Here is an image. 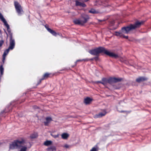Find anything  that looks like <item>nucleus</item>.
Listing matches in <instances>:
<instances>
[{
	"label": "nucleus",
	"instance_id": "nucleus-36",
	"mask_svg": "<svg viewBox=\"0 0 151 151\" xmlns=\"http://www.w3.org/2000/svg\"><path fill=\"white\" fill-rule=\"evenodd\" d=\"M89 61L90 60L92 61V60H94V58H91V59H89Z\"/></svg>",
	"mask_w": 151,
	"mask_h": 151
},
{
	"label": "nucleus",
	"instance_id": "nucleus-13",
	"mask_svg": "<svg viewBox=\"0 0 151 151\" xmlns=\"http://www.w3.org/2000/svg\"><path fill=\"white\" fill-rule=\"evenodd\" d=\"M46 121L44 122V125L45 126H48L50 122L52 121V119L50 117H47L45 118Z\"/></svg>",
	"mask_w": 151,
	"mask_h": 151
},
{
	"label": "nucleus",
	"instance_id": "nucleus-30",
	"mask_svg": "<svg viewBox=\"0 0 151 151\" xmlns=\"http://www.w3.org/2000/svg\"><path fill=\"white\" fill-rule=\"evenodd\" d=\"M43 80H42V78H41V79H40L37 82V86L38 85H39L41 82Z\"/></svg>",
	"mask_w": 151,
	"mask_h": 151
},
{
	"label": "nucleus",
	"instance_id": "nucleus-37",
	"mask_svg": "<svg viewBox=\"0 0 151 151\" xmlns=\"http://www.w3.org/2000/svg\"><path fill=\"white\" fill-rule=\"evenodd\" d=\"M69 136V134L67 133V138Z\"/></svg>",
	"mask_w": 151,
	"mask_h": 151
},
{
	"label": "nucleus",
	"instance_id": "nucleus-9",
	"mask_svg": "<svg viewBox=\"0 0 151 151\" xmlns=\"http://www.w3.org/2000/svg\"><path fill=\"white\" fill-rule=\"evenodd\" d=\"M54 76V74L48 72L45 73L42 77V80H46L48 78H51Z\"/></svg>",
	"mask_w": 151,
	"mask_h": 151
},
{
	"label": "nucleus",
	"instance_id": "nucleus-1",
	"mask_svg": "<svg viewBox=\"0 0 151 151\" xmlns=\"http://www.w3.org/2000/svg\"><path fill=\"white\" fill-rule=\"evenodd\" d=\"M144 22L143 21L140 22L137 21L134 24H130L128 26L123 27L119 32H115V35L118 37L128 39V36H124V34H128L130 30L139 27Z\"/></svg>",
	"mask_w": 151,
	"mask_h": 151
},
{
	"label": "nucleus",
	"instance_id": "nucleus-39",
	"mask_svg": "<svg viewBox=\"0 0 151 151\" xmlns=\"http://www.w3.org/2000/svg\"><path fill=\"white\" fill-rule=\"evenodd\" d=\"M64 147H66V145H64Z\"/></svg>",
	"mask_w": 151,
	"mask_h": 151
},
{
	"label": "nucleus",
	"instance_id": "nucleus-4",
	"mask_svg": "<svg viewBox=\"0 0 151 151\" xmlns=\"http://www.w3.org/2000/svg\"><path fill=\"white\" fill-rule=\"evenodd\" d=\"M15 46V42H14L12 41V42H9V47L8 49L4 50V52L2 55V62L3 64H4V63L6 56L8 54L9 50H12L14 48Z\"/></svg>",
	"mask_w": 151,
	"mask_h": 151
},
{
	"label": "nucleus",
	"instance_id": "nucleus-8",
	"mask_svg": "<svg viewBox=\"0 0 151 151\" xmlns=\"http://www.w3.org/2000/svg\"><path fill=\"white\" fill-rule=\"evenodd\" d=\"M89 19V17L87 15L85 14H82L80 18L82 23L83 25L86 23Z\"/></svg>",
	"mask_w": 151,
	"mask_h": 151
},
{
	"label": "nucleus",
	"instance_id": "nucleus-31",
	"mask_svg": "<svg viewBox=\"0 0 151 151\" xmlns=\"http://www.w3.org/2000/svg\"><path fill=\"white\" fill-rule=\"evenodd\" d=\"M83 61L86 62H88L89 61V58H86L84 59H83L82 60Z\"/></svg>",
	"mask_w": 151,
	"mask_h": 151
},
{
	"label": "nucleus",
	"instance_id": "nucleus-22",
	"mask_svg": "<svg viewBox=\"0 0 151 151\" xmlns=\"http://www.w3.org/2000/svg\"><path fill=\"white\" fill-rule=\"evenodd\" d=\"M52 142L51 141L47 140L45 141L44 143V145L46 146H48L51 144Z\"/></svg>",
	"mask_w": 151,
	"mask_h": 151
},
{
	"label": "nucleus",
	"instance_id": "nucleus-3",
	"mask_svg": "<svg viewBox=\"0 0 151 151\" xmlns=\"http://www.w3.org/2000/svg\"><path fill=\"white\" fill-rule=\"evenodd\" d=\"M25 140L23 137L19 138V139H16L14 140L11 144H10L9 148L13 150L15 149L19 148L21 147L22 145L25 143Z\"/></svg>",
	"mask_w": 151,
	"mask_h": 151
},
{
	"label": "nucleus",
	"instance_id": "nucleus-27",
	"mask_svg": "<svg viewBox=\"0 0 151 151\" xmlns=\"http://www.w3.org/2000/svg\"><path fill=\"white\" fill-rule=\"evenodd\" d=\"M4 42V41L3 40L1 39L0 40V47H2Z\"/></svg>",
	"mask_w": 151,
	"mask_h": 151
},
{
	"label": "nucleus",
	"instance_id": "nucleus-34",
	"mask_svg": "<svg viewBox=\"0 0 151 151\" xmlns=\"http://www.w3.org/2000/svg\"><path fill=\"white\" fill-rule=\"evenodd\" d=\"M95 83H100L101 84H102V81H96Z\"/></svg>",
	"mask_w": 151,
	"mask_h": 151
},
{
	"label": "nucleus",
	"instance_id": "nucleus-35",
	"mask_svg": "<svg viewBox=\"0 0 151 151\" xmlns=\"http://www.w3.org/2000/svg\"><path fill=\"white\" fill-rule=\"evenodd\" d=\"M33 107L34 108V109H38V108H39L37 106H34Z\"/></svg>",
	"mask_w": 151,
	"mask_h": 151
},
{
	"label": "nucleus",
	"instance_id": "nucleus-28",
	"mask_svg": "<svg viewBox=\"0 0 151 151\" xmlns=\"http://www.w3.org/2000/svg\"><path fill=\"white\" fill-rule=\"evenodd\" d=\"M82 59H80V60H76V62H75V66H76V65H77V62H79V61H83V60H82ZM74 66H74H72V67H73Z\"/></svg>",
	"mask_w": 151,
	"mask_h": 151
},
{
	"label": "nucleus",
	"instance_id": "nucleus-23",
	"mask_svg": "<svg viewBox=\"0 0 151 151\" xmlns=\"http://www.w3.org/2000/svg\"><path fill=\"white\" fill-rule=\"evenodd\" d=\"M0 19L4 23L6 22L5 19L4 18L2 14L0 13Z\"/></svg>",
	"mask_w": 151,
	"mask_h": 151
},
{
	"label": "nucleus",
	"instance_id": "nucleus-20",
	"mask_svg": "<svg viewBox=\"0 0 151 151\" xmlns=\"http://www.w3.org/2000/svg\"><path fill=\"white\" fill-rule=\"evenodd\" d=\"M38 137V134L37 133H34L31 134L30 136V137L32 139H35L36 138Z\"/></svg>",
	"mask_w": 151,
	"mask_h": 151
},
{
	"label": "nucleus",
	"instance_id": "nucleus-43",
	"mask_svg": "<svg viewBox=\"0 0 151 151\" xmlns=\"http://www.w3.org/2000/svg\"><path fill=\"white\" fill-rule=\"evenodd\" d=\"M6 34L7 35V33L6 32Z\"/></svg>",
	"mask_w": 151,
	"mask_h": 151
},
{
	"label": "nucleus",
	"instance_id": "nucleus-25",
	"mask_svg": "<svg viewBox=\"0 0 151 151\" xmlns=\"http://www.w3.org/2000/svg\"><path fill=\"white\" fill-rule=\"evenodd\" d=\"M62 138L64 139H66V133H64L61 135Z\"/></svg>",
	"mask_w": 151,
	"mask_h": 151
},
{
	"label": "nucleus",
	"instance_id": "nucleus-38",
	"mask_svg": "<svg viewBox=\"0 0 151 151\" xmlns=\"http://www.w3.org/2000/svg\"><path fill=\"white\" fill-rule=\"evenodd\" d=\"M69 147V146L67 145V148Z\"/></svg>",
	"mask_w": 151,
	"mask_h": 151
},
{
	"label": "nucleus",
	"instance_id": "nucleus-2",
	"mask_svg": "<svg viewBox=\"0 0 151 151\" xmlns=\"http://www.w3.org/2000/svg\"><path fill=\"white\" fill-rule=\"evenodd\" d=\"M88 52L92 55L99 56L100 53H104L110 57L117 58L119 56L117 54L110 52L106 49L104 47H99L89 50Z\"/></svg>",
	"mask_w": 151,
	"mask_h": 151
},
{
	"label": "nucleus",
	"instance_id": "nucleus-5",
	"mask_svg": "<svg viewBox=\"0 0 151 151\" xmlns=\"http://www.w3.org/2000/svg\"><path fill=\"white\" fill-rule=\"evenodd\" d=\"M14 5L17 12L18 15H20L23 12L21 5L17 1H14Z\"/></svg>",
	"mask_w": 151,
	"mask_h": 151
},
{
	"label": "nucleus",
	"instance_id": "nucleus-7",
	"mask_svg": "<svg viewBox=\"0 0 151 151\" xmlns=\"http://www.w3.org/2000/svg\"><path fill=\"white\" fill-rule=\"evenodd\" d=\"M122 79L121 78L110 77L108 79V83L111 85H112L114 83L120 82Z\"/></svg>",
	"mask_w": 151,
	"mask_h": 151
},
{
	"label": "nucleus",
	"instance_id": "nucleus-18",
	"mask_svg": "<svg viewBox=\"0 0 151 151\" xmlns=\"http://www.w3.org/2000/svg\"><path fill=\"white\" fill-rule=\"evenodd\" d=\"M88 12L93 14H97L99 13L98 10H96L95 9L92 8L90 10H89Z\"/></svg>",
	"mask_w": 151,
	"mask_h": 151
},
{
	"label": "nucleus",
	"instance_id": "nucleus-33",
	"mask_svg": "<svg viewBox=\"0 0 151 151\" xmlns=\"http://www.w3.org/2000/svg\"><path fill=\"white\" fill-rule=\"evenodd\" d=\"M94 60L96 61H97L99 60L98 56H96V57H94Z\"/></svg>",
	"mask_w": 151,
	"mask_h": 151
},
{
	"label": "nucleus",
	"instance_id": "nucleus-29",
	"mask_svg": "<svg viewBox=\"0 0 151 151\" xmlns=\"http://www.w3.org/2000/svg\"><path fill=\"white\" fill-rule=\"evenodd\" d=\"M51 135L52 137H53L54 138H56L58 137L59 135L58 134L57 135L51 134Z\"/></svg>",
	"mask_w": 151,
	"mask_h": 151
},
{
	"label": "nucleus",
	"instance_id": "nucleus-10",
	"mask_svg": "<svg viewBox=\"0 0 151 151\" xmlns=\"http://www.w3.org/2000/svg\"><path fill=\"white\" fill-rule=\"evenodd\" d=\"M45 27L47 30L53 35L56 36L58 34L54 30L51 29L49 27V25L47 24L45 25Z\"/></svg>",
	"mask_w": 151,
	"mask_h": 151
},
{
	"label": "nucleus",
	"instance_id": "nucleus-15",
	"mask_svg": "<svg viewBox=\"0 0 151 151\" xmlns=\"http://www.w3.org/2000/svg\"><path fill=\"white\" fill-rule=\"evenodd\" d=\"M93 99L89 97H87L84 99V103L86 105H88L90 104L92 101Z\"/></svg>",
	"mask_w": 151,
	"mask_h": 151
},
{
	"label": "nucleus",
	"instance_id": "nucleus-17",
	"mask_svg": "<svg viewBox=\"0 0 151 151\" xmlns=\"http://www.w3.org/2000/svg\"><path fill=\"white\" fill-rule=\"evenodd\" d=\"M102 84L104 86L107 85V83H108V79L104 78L102 79Z\"/></svg>",
	"mask_w": 151,
	"mask_h": 151
},
{
	"label": "nucleus",
	"instance_id": "nucleus-42",
	"mask_svg": "<svg viewBox=\"0 0 151 151\" xmlns=\"http://www.w3.org/2000/svg\"><path fill=\"white\" fill-rule=\"evenodd\" d=\"M120 104V102H119V104Z\"/></svg>",
	"mask_w": 151,
	"mask_h": 151
},
{
	"label": "nucleus",
	"instance_id": "nucleus-40",
	"mask_svg": "<svg viewBox=\"0 0 151 151\" xmlns=\"http://www.w3.org/2000/svg\"><path fill=\"white\" fill-rule=\"evenodd\" d=\"M1 30H0V33H1Z\"/></svg>",
	"mask_w": 151,
	"mask_h": 151
},
{
	"label": "nucleus",
	"instance_id": "nucleus-12",
	"mask_svg": "<svg viewBox=\"0 0 151 151\" xmlns=\"http://www.w3.org/2000/svg\"><path fill=\"white\" fill-rule=\"evenodd\" d=\"M148 78L145 77H139L136 79V81L138 83L147 80Z\"/></svg>",
	"mask_w": 151,
	"mask_h": 151
},
{
	"label": "nucleus",
	"instance_id": "nucleus-41",
	"mask_svg": "<svg viewBox=\"0 0 151 151\" xmlns=\"http://www.w3.org/2000/svg\"><path fill=\"white\" fill-rule=\"evenodd\" d=\"M59 73H62L61 72H59Z\"/></svg>",
	"mask_w": 151,
	"mask_h": 151
},
{
	"label": "nucleus",
	"instance_id": "nucleus-11",
	"mask_svg": "<svg viewBox=\"0 0 151 151\" xmlns=\"http://www.w3.org/2000/svg\"><path fill=\"white\" fill-rule=\"evenodd\" d=\"M106 112L105 109L103 110L102 112L99 113L98 114H96L94 116L95 118H98L104 116L106 114Z\"/></svg>",
	"mask_w": 151,
	"mask_h": 151
},
{
	"label": "nucleus",
	"instance_id": "nucleus-19",
	"mask_svg": "<svg viewBox=\"0 0 151 151\" xmlns=\"http://www.w3.org/2000/svg\"><path fill=\"white\" fill-rule=\"evenodd\" d=\"M4 68L3 67L2 65H1L0 66V77L2 76L4 74Z\"/></svg>",
	"mask_w": 151,
	"mask_h": 151
},
{
	"label": "nucleus",
	"instance_id": "nucleus-21",
	"mask_svg": "<svg viewBox=\"0 0 151 151\" xmlns=\"http://www.w3.org/2000/svg\"><path fill=\"white\" fill-rule=\"evenodd\" d=\"M48 151H56V148L54 146H51L50 147H48L47 149Z\"/></svg>",
	"mask_w": 151,
	"mask_h": 151
},
{
	"label": "nucleus",
	"instance_id": "nucleus-32",
	"mask_svg": "<svg viewBox=\"0 0 151 151\" xmlns=\"http://www.w3.org/2000/svg\"><path fill=\"white\" fill-rule=\"evenodd\" d=\"M90 151H97V150L95 147H93Z\"/></svg>",
	"mask_w": 151,
	"mask_h": 151
},
{
	"label": "nucleus",
	"instance_id": "nucleus-6",
	"mask_svg": "<svg viewBox=\"0 0 151 151\" xmlns=\"http://www.w3.org/2000/svg\"><path fill=\"white\" fill-rule=\"evenodd\" d=\"M4 25L7 28V30L9 33V35H10L9 38V42H15L13 38L12 34L11 32V29H10L9 26L7 23V22L4 23Z\"/></svg>",
	"mask_w": 151,
	"mask_h": 151
},
{
	"label": "nucleus",
	"instance_id": "nucleus-14",
	"mask_svg": "<svg viewBox=\"0 0 151 151\" xmlns=\"http://www.w3.org/2000/svg\"><path fill=\"white\" fill-rule=\"evenodd\" d=\"M75 2V5L76 6H79L83 7H85L86 6V5L84 3L81 2L77 0Z\"/></svg>",
	"mask_w": 151,
	"mask_h": 151
},
{
	"label": "nucleus",
	"instance_id": "nucleus-16",
	"mask_svg": "<svg viewBox=\"0 0 151 151\" xmlns=\"http://www.w3.org/2000/svg\"><path fill=\"white\" fill-rule=\"evenodd\" d=\"M73 21V23L76 24L83 25L80 19H74Z\"/></svg>",
	"mask_w": 151,
	"mask_h": 151
},
{
	"label": "nucleus",
	"instance_id": "nucleus-24",
	"mask_svg": "<svg viewBox=\"0 0 151 151\" xmlns=\"http://www.w3.org/2000/svg\"><path fill=\"white\" fill-rule=\"evenodd\" d=\"M116 109H117V111H118L119 112H121V113H123V112H127V113H130L131 112V111H123V110H122V111H119V110L117 108H116Z\"/></svg>",
	"mask_w": 151,
	"mask_h": 151
},
{
	"label": "nucleus",
	"instance_id": "nucleus-26",
	"mask_svg": "<svg viewBox=\"0 0 151 151\" xmlns=\"http://www.w3.org/2000/svg\"><path fill=\"white\" fill-rule=\"evenodd\" d=\"M27 147H23L19 151H26Z\"/></svg>",
	"mask_w": 151,
	"mask_h": 151
}]
</instances>
